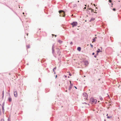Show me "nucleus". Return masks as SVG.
Instances as JSON below:
<instances>
[{
  "instance_id": "1",
  "label": "nucleus",
  "mask_w": 121,
  "mask_h": 121,
  "mask_svg": "<svg viewBox=\"0 0 121 121\" xmlns=\"http://www.w3.org/2000/svg\"><path fill=\"white\" fill-rule=\"evenodd\" d=\"M52 53L54 56H60V52L59 49L58 48H56L54 50L53 48L52 49Z\"/></svg>"
},
{
  "instance_id": "2",
  "label": "nucleus",
  "mask_w": 121,
  "mask_h": 121,
  "mask_svg": "<svg viewBox=\"0 0 121 121\" xmlns=\"http://www.w3.org/2000/svg\"><path fill=\"white\" fill-rule=\"evenodd\" d=\"M97 101L96 99H94L93 98H91L90 99V102L92 104H95Z\"/></svg>"
},
{
  "instance_id": "3",
  "label": "nucleus",
  "mask_w": 121,
  "mask_h": 121,
  "mask_svg": "<svg viewBox=\"0 0 121 121\" xmlns=\"http://www.w3.org/2000/svg\"><path fill=\"white\" fill-rule=\"evenodd\" d=\"M60 14V17H64L65 16V12L63 11H59Z\"/></svg>"
},
{
  "instance_id": "4",
  "label": "nucleus",
  "mask_w": 121,
  "mask_h": 121,
  "mask_svg": "<svg viewBox=\"0 0 121 121\" xmlns=\"http://www.w3.org/2000/svg\"><path fill=\"white\" fill-rule=\"evenodd\" d=\"M83 96L84 98L85 99H86L87 98V95L85 93H84L83 94Z\"/></svg>"
},
{
  "instance_id": "5",
  "label": "nucleus",
  "mask_w": 121,
  "mask_h": 121,
  "mask_svg": "<svg viewBox=\"0 0 121 121\" xmlns=\"http://www.w3.org/2000/svg\"><path fill=\"white\" fill-rule=\"evenodd\" d=\"M71 24L72 25V27H73L74 26H77L78 23L77 22H73Z\"/></svg>"
},
{
  "instance_id": "6",
  "label": "nucleus",
  "mask_w": 121,
  "mask_h": 121,
  "mask_svg": "<svg viewBox=\"0 0 121 121\" xmlns=\"http://www.w3.org/2000/svg\"><path fill=\"white\" fill-rule=\"evenodd\" d=\"M14 95L16 97L17 95V91H15L14 92Z\"/></svg>"
},
{
  "instance_id": "7",
  "label": "nucleus",
  "mask_w": 121,
  "mask_h": 121,
  "mask_svg": "<svg viewBox=\"0 0 121 121\" xmlns=\"http://www.w3.org/2000/svg\"><path fill=\"white\" fill-rule=\"evenodd\" d=\"M81 48L80 47H78L77 48V50L79 51H80Z\"/></svg>"
},
{
  "instance_id": "8",
  "label": "nucleus",
  "mask_w": 121,
  "mask_h": 121,
  "mask_svg": "<svg viewBox=\"0 0 121 121\" xmlns=\"http://www.w3.org/2000/svg\"><path fill=\"white\" fill-rule=\"evenodd\" d=\"M8 100L10 102L12 101L11 98L10 97H9L8 98Z\"/></svg>"
},
{
  "instance_id": "9",
  "label": "nucleus",
  "mask_w": 121,
  "mask_h": 121,
  "mask_svg": "<svg viewBox=\"0 0 121 121\" xmlns=\"http://www.w3.org/2000/svg\"><path fill=\"white\" fill-rule=\"evenodd\" d=\"M85 63L86 64H88V61H85Z\"/></svg>"
},
{
  "instance_id": "10",
  "label": "nucleus",
  "mask_w": 121,
  "mask_h": 121,
  "mask_svg": "<svg viewBox=\"0 0 121 121\" xmlns=\"http://www.w3.org/2000/svg\"><path fill=\"white\" fill-rule=\"evenodd\" d=\"M97 53L101 52L100 49H98V50L97 51Z\"/></svg>"
},
{
  "instance_id": "11",
  "label": "nucleus",
  "mask_w": 121,
  "mask_h": 121,
  "mask_svg": "<svg viewBox=\"0 0 121 121\" xmlns=\"http://www.w3.org/2000/svg\"><path fill=\"white\" fill-rule=\"evenodd\" d=\"M95 18H92L91 19L90 21H92L94 20H95Z\"/></svg>"
},
{
  "instance_id": "12",
  "label": "nucleus",
  "mask_w": 121,
  "mask_h": 121,
  "mask_svg": "<svg viewBox=\"0 0 121 121\" xmlns=\"http://www.w3.org/2000/svg\"><path fill=\"white\" fill-rule=\"evenodd\" d=\"M106 116H108L107 118H110L112 117H110L108 116V114H107Z\"/></svg>"
},
{
  "instance_id": "13",
  "label": "nucleus",
  "mask_w": 121,
  "mask_h": 121,
  "mask_svg": "<svg viewBox=\"0 0 121 121\" xmlns=\"http://www.w3.org/2000/svg\"><path fill=\"white\" fill-rule=\"evenodd\" d=\"M95 38H94L93 39V41L92 42H95Z\"/></svg>"
},
{
  "instance_id": "14",
  "label": "nucleus",
  "mask_w": 121,
  "mask_h": 121,
  "mask_svg": "<svg viewBox=\"0 0 121 121\" xmlns=\"http://www.w3.org/2000/svg\"><path fill=\"white\" fill-rule=\"evenodd\" d=\"M100 100H102L103 99L102 97H100Z\"/></svg>"
},
{
  "instance_id": "15",
  "label": "nucleus",
  "mask_w": 121,
  "mask_h": 121,
  "mask_svg": "<svg viewBox=\"0 0 121 121\" xmlns=\"http://www.w3.org/2000/svg\"><path fill=\"white\" fill-rule=\"evenodd\" d=\"M91 12H93L94 11V10L93 9H91Z\"/></svg>"
},
{
  "instance_id": "16",
  "label": "nucleus",
  "mask_w": 121,
  "mask_h": 121,
  "mask_svg": "<svg viewBox=\"0 0 121 121\" xmlns=\"http://www.w3.org/2000/svg\"><path fill=\"white\" fill-rule=\"evenodd\" d=\"M109 1L110 3L112 2V1L111 0H108Z\"/></svg>"
},
{
  "instance_id": "17",
  "label": "nucleus",
  "mask_w": 121,
  "mask_h": 121,
  "mask_svg": "<svg viewBox=\"0 0 121 121\" xmlns=\"http://www.w3.org/2000/svg\"><path fill=\"white\" fill-rule=\"evenodd\" d=\"M116 9L115 8H113V10L114 11H115L116 10Z\"/></svg>"
},
{
  "instance_id": "18",
  "label": "nucleus",
  "mask_w": 121,
  "mask_h": 121,
  "mask_svg": "<svg viewBox=\"0 0 121 121\" xmlns=\"http://www.w3.org/2000/svg\"><path fill=\"white\" fill-rule=\"evenodd\" d=\"M90 45H91V47L92 48H93V46L91 44H90Z\"/></svg>"
},
{
  "instance_id": "19",
  "label": "nucleus",
  "mask_w": 121,
  "mask_h": 121,
  "mask_svg": "<svg viewBox=\"0 0 121 121\" xmlns=\"http://www.w3.org/2000/svg\"><path fill=\"white\" fill-rule=\"evenodd\" d=\"M1 121H4V119H1Z\"/></svg>"
},
{
  "instance_id": "20",
  "label": "nucleus",
  "mask_w": 121,
  "mask_h": 121,
  "mask_svg": "<svg viewBox=\"0 0 121 121\" xmlns=\"http://www.w3.org/2000/svg\"><path fill=\"white\" fill-rule=\"evenodd\" d=\"M71 88V87H69V90H70V89Z\"/></svg>"
},
{
  "instance_id": "21",
  "label": "nucleus",
  "mask_w": 121,
  "mask_h": 121,
  "mask_svg": "<svg viewBox=\"0 0 121 121\" xmlns=\"http://www.w3.org/2000/svg\"><path fill=\"white\" fill-rule=\"evenodd\" d=\"M70 44L71 45L72 44H73V43L72 42H71L70 43Z\"/></svg>"
},
{
  "instance_id": "22",
  "label": "nucleus",
  "mask_w": 121,
  "mask_h": 121,
  "mask_svg": "<svg viewBox=\"0 0 121 121\" xmlns=\"http://www.w3.org/2000/svg\"><path fill=\"white\" fill-rule=\"evenodd\" d=\"M56 67H55L54 69H56Z\"/></svg>"
},
{
  "instance_id": "23",
  "label": "nucleus",
  "mask_w": 121,
  "mask_h": 121,
  "mask_svg": "<svg viewBox=\"0 0 121 121\" xmlns=\"http://www.w3.org/2000/svg\"><path fill=\"white\" fill-rule=\"evenodd\" d=\"M52 35H55V37H56V35H53V34Z\"/></svg>"
},
{
  "instance_id": "24",
  "label": "nucleus",
  "mask_w": 121,
  "mask_h": 121,
  "mask_svg": "<svg viewBox=\"0 0 121 121\" xmlns=\"http://www.w3.org/2000/svg\"><path fill=\"white\" fill-rule=\"evenodd\" d=\"M94 54H95V53H94L93 52V53H92V55H94Z\"/></svg>"
},
{
  "instance_id": "25",
  "label": "nucleus",
  "mask_w": 121,
  "mask_h": 121,
  "mask_svg": "<svg viewBox=\"0 0 121 121\" xmlns=\"http://www.w3.org/2000/svg\"><path fill=\"white\" fill-rule=\"evenodd\" d=\"M69 82H70V84L71 85H72L71 81H70Z\"/></svg>"
},
{
  "instance_id": "26",
  "label": "nucleus",
  "mask_w": 121,
  "mask_h": 121,
  "mask_svg": "<svg viewBox=\"0 0 121 121\" xmlns=\"http://www.w3.org/2000/svg\"><path fill=\"white\" fill-rule=\"evenodd\" d=\"M88 9L89 10H91V8H88Z\"/></svg>"
},
{
  "instance_id": "27",
  "label": "nucleus",
  "mask_w": 121,
  "mask_h": 121,
  "mask_svg": "<svg viewBox=\"0 0 121 121\" xmlns=\"http://www.w3.org/2000/svg\"><path fill=\"white\" fill-rule=\"evenodd\" d=\"M26 35H27V36H28V34L27 33Z\"/></svg>"
},
{
  "instance_id": "28",
  "label": "nucleus",
  "mask_w": 121,
  "mask_h": 121,
  "mask_svg": "<svg viewBox=\"0 0 121 121\" xmlns=\"http://www.w3.org/2000/svg\"><path fill=\"white\" fill-rule=\"evenodd\" d=\"M74 87H75V88L76 89H77V88L76 87H75V86H74Z\"/></svg>"
},
{
  "instance_id": "29",
  "label": "nucleus",
  "mask_w": 121,
  "mask_h": 121,
  "mask_svg": "<svg viewBox=\"0 0 121 121\" xmlns=\"http://www.w3.org/2000/svg\"><path fill=\"white\" fill-rule=\"evenodd\" d=\"M94 56L95 57H96L95 55Z\"/></svg>"
},
{
  "instance_id": "30",
  "label": "nucleus",
  "mask_w": 121,
  "mask_h": 121,
  "mask_svg": "<svg viewBox=\"0 0 121 121\" xmlns=\"http://www.w3.org/2000/svg\"><path fill=\"white\" fill-rule=\"evenodd\" d=\"M54 69H53V71L54 72H55V71H54Z\"/></svg>"
},
{
  "instance_id": "31",
  "label": "nucleus",
  "mask_w": 121,
  "mask_h": 121,
  "mask_svg": "<svg viewBox=\"0 0 121 121\" xmlns=\"http://www.w3.org/2000/svg\"><path fill=\"white\" fill-rule=\"evenodd\" d=\"M86 9V7H85L84 8V9Z\"/></svg>"
},
{
  "instance_id": "32",
  "label": "nucleus",
  "mask_w": 121,
  "mask_h": 121,
  "mask_svg": "<svg viewBox=\"0 0 121 121\" xmlns=\"http://www.w3.org/2000/svg\"><path fill=\"white\" fill-rule=\"evenodd\" d=\"M27 48H29V47L28 46H27Z\"/></svg>"
},
{
  "instance_id": "33",
  "label": "nucleus",
  "mask_w": 121,
  "mask_h": 121,
  "mask_svg": "<svg viewBox=\"0 0 121 121\" xmlns=\"http://www.w3.org/2000/svg\"><path fill=\"white\" fill-rule=\"evenodd\" d=\"M111 4H112V5H113V4L112 3Z\"/></svg>"
},
{
  "instance_id": "34",
  "label": "nucleus",
  "mask_w": 121,
  "mask_h": 121,
  "mask_svg": "<svg viewBox=\"0 0 121 121\" xmlns=\"http://www.w3.org/2000/svg\"><path fill=\"white\" fill-rule=\"evenodd\" d=\"M57 77V75H56V78Z\"/></svg>"
},
{
  "instance_id": "35",
  "label": "nucleus",
  "mask_w": 121,
  "mask_h": 121,
  "mask_svg": "<svg viewBox=\"0 0 121 121\" xmlns=\"http://www.w3.org/2000/svg\"><path fill=\"white\" fill-rule=\"evenodd\" d=\"M111 7H113V6H112H112H111Z\"/></svg>"
},
{
  "instance_id": "36",
  "label": "nucleus",
  "mask_w": 121,
  "mask_h": 121,
  "mask_svg": "<svg viewBox=\"0 0 121 121\" xmlns=\"http://www.w3.org/2000/svg\"><path fill=\"white\" fill-rule=\"evenodd\" d=\"M23 14H24V13H23Z\"/></svg>"
},
{
  "instance_id": "37",
  "label": "nucleus",
  "mask_w": 121,
  "mask_h": 121,
  "mask_svg": "<svg viewBox=\"0 0 121 121\" xmlns=\"http://www.w3.org/2000/svg\"><path fill=\"white\" fill-rule=\"evenodd\" d=\"M95 39H96V37H95Z\"/></svg>"
},
{
  "instance_id": "38",
  "label": "nucleus",
  "mask_w": 121,
  "mask_h": 121,
  "mask_svg": "<svg viewBox=\"0 0 121 121\" xmlns=\"http://www.w3.org/2000/svg\"><path fill=\"white\" fill-rule=\"evenodd\" d=\"M69 75H70V76H71V75L70 74H69Z\"/></svg>"
},
{
  "instance_id": "39",
  "label": "nucleus",
  "mask_w": 121,
  "mask_h": 121,
  "mask_svg": "<svg viewBox=\"0 0 121 121\" xmlns=\"http://www.w3.org/2000/svg\"><path fill=\"white\" fill-rule=\"evenodd\" d=\"M79 2V1H78V2Z\"/></svg>"
},
{
  "instance_id": "40",
  "label": "nucleus",
  "mask_w": 121,
  "mask_h": 121,
  "mask_svg": "<svg viewBox=\"0 0 121 121\" xmlns=\"http://www.w3.org/2000/svg\"><path fill=\"white\" fill-rule=\"evenodd\" d=\"M85 6H86V5H85Z\"/></svg>"
},
{
  "instance_id": "41",
  "label": "nucleus",
  "mask_w": 121,
  "mask_h": 121,
  "mask_svg": "<svg viewBox=\"0 0 121 121\" xmlns=\"http://www.w3.org/2000/svg\"><path fill=\"white\" fill-rule=\"evenodd\" d=\"M94 6H95V4H94Z\"/></svg>"
}]
</instances>
